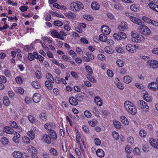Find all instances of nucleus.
Returning a JSON list of instances; mask_svg holds the SVG:
<instances>
[{"instance_id": "obj_1", "label": "nucleus", "mask_w": 158, "mask_h": 158, "mask_svg": "<svg viewBox=\"0 0 158 158\" xmlns=\"http://www.w3.org/2000/svg\"><path fill=\"white\" fill-rule=\"evenodd\" d=\"M124 106L126 110L130 114L132 115L135 114L137 112V109L134 104L131 102L126 101Z\"/></svg>"}, {"instance_id": "obj_2", "label": "nucleus", "mask_w": 158, "mask_h": 158, "mask_svg": "<svg viewBox=\"0 0 158 158\" xmlns=\"http://www.w3.org/2000/svg\"><path fill=\"white\" fill-rule=\"evenodd\" d=\"M137 107L139 109L147 112L149 110V106L143 100H139L137 102Z\"/></svg>"}, {"instance_id": "obj_3", "label": "nucleus", "mask_w": 158, "mask_h": 158, "mask_svg": "<svg viewBox=\"0 0 158 158\" xmlns=\"http://www.w3.org/2000/svg\"><path fill=\"white\" fill-rule=\"evenodd\" d=\"M70 7L72 10L74 11H79L80 9L83 8L84 5L80 2H73L70 5Z\"/></svg>"}, {"instance_id": "obj_4", "label": "nucleus", "mask_w": 158, "mask_h": 158, "mask_svg": "<svg viewBox=\"0 0 158 158\" xmlns=\"http://www.w3.org/2000/svg\"><path fill=\"white\" fill-rule=\"evenodd\" d=\"M138 29L141 34L145 35H148L150 34V29L148 27L143 25L139 26Z\"/></svg>"}, {"instance_id": "obj_5", "label": "nucleus", "mask_w": 158, "mask_h": 158, "mask_svg": "<svg viewBox=\"0 0 158 158\" xmlns=\"http://www.w3.org/2000/svg\"><path fill=\"white\" fill-rule=\"evenodd\" d=\"M113 36L115 39L119 40L127 38L126 34L122 32H118L117 33H114L113 34Z\"/></svg>"}, {"instance_id": "obj_6", "label": "nucleus", "mask_w": 158, "mask_h": 158, "mask_svg": "<svg viewBox=\"0 0 158 158\" xmlns=\"http://www.w3.org/2000/svg\"><path fill=\"white\" fill-rule=\"evenodd\" d=\"M147 64L149 65L150 67L155 69L158 67V61L156 60H151L148 61Z\"/></svg>"}, {"instance_id": "obj_7", "label": "nucleus", "mask_w": 158, "mask_h": 158, "mask_svg": "<svg viewBox=\"0 0 158 158\" xmlns=\"http://www.w3.org/2000/svg\"><path fill=\"white\" fill-rule=\"evenodd\" d=\"M127 51L131 53H134L136 51V45H134L133 46L131 44H128L126 47Z\"/></svg>"}, {"instance_id": "obj_8", "label": "nucleus", "mask_w": 158, "mask_h": 158, "mask_svg": "<svg viewBox=\"0 0 158 158\" xmlns=\"http://www.w3.org/2000/svg\"><path fill=\"white\" fill-rule=\"evenodd\" d=\"M130 19L133 23L138 24L139 26L143 25L142 23L143 22L141 20L134 17L131 16L130 17Z\"/></svg>"}, {"instance_id": "obj_9", "label": "nucleus", "mask_w": 158, "mask_h": 158, "mask_svg": "<svg viewBox=\"0 0 158 158\" xmlns=\"http://www.w3.org/2000/svg\"><path fill=\"white\" fill-rule=\"evenodd\" d=\"M101 32L103 34V35H107L110 32V28L107 26L105 27L104 26H102L101 27Z\"/></svg>"}, {"instance_id": "obj_10", "label": "nucleus", "mask_w": 158, "mask_h": 158, "mask_svg": "<svg viewBox=\"0 0 158 158\" xmlns=\"http://www.w3.org/2000/svg\"><path fill=\"white\" fill-rule=\"evenodd\" d=\"M127 28V24L125 22H122L118 27V28L119 30L122 31H125Z\"/></svg>"}, {"instance_id": "obj_11", "label": "nucleus", "mask_w": 158, "mask_h": 158, "mask_svg": "<svg viewBox=\"0 0 158 158\" xmlns=\"http://www.w3.org/2000/svg\"><path fill=\"white\" fill-rule=\"evenodd\" d=\"M55 126V124L53 123H47L44 125V128L49 131L52 130L51 129L54 128Z\"/></svg>"}, {"instance_id": "obj_12", "label": "nucleus", "mask_w": 158, "mask_h": 158, "mask_svg": "<svg viewBox=\"0 0 158 158\" xmlns=\"http://www.w3.org/2000/svg\"><path fill=\"white\" fill-rule=\"evenodd\" d=\"M149 142L152 147L156 148H158V143L156 142V140L155 139L151 138Z\"/></svg>"}, {"instance_id": "obj_13", "label": "nucleus", "mask_w": 158, "mask_h": 158, "mask_svg": "<svg viewBox=\"0 0 158 158\" xmlns=\"http://www.w3.org/2000/svg\"><path fill=\"white\" fill-rule=\"evenodd\" d=\"M40 96V94L37 93L35 94L33 97V101L36 103L39 102L41 100Z\"/></svg>"}, {"instance_id": "obj_14", "label": "nucleus", "mask_w": 158, "mask_h": 158, "mask_svg": "<svg viewBox=\"0 0 158 158\" xmlns=\"http://www.w3.org/2000/svg\"><path fill=\"white\" fill-rule=\"evenodd\" d=\"M42 139L46 143L49 144L51 143V138L50 137L46 134H44L42 136Z\"/></svg>"}, {"instance_id": "obj_15", "label": "nucleus", "mask_w": 158, "mask_h": 158, "mask_svg": "<svg viewBox=\"0 0 158 158\" xmlns=\"http://www.w3.org/2000/svg\"><path fill=\"white\" fill-rule=\"evenodd\" d=\"M69 101L70 104L72 105L76 106L77 105L78 102L77 100L73 97H71L69 98Z\"/></svg>"}, {"instance_id": "obj_16", "label": "nucleus", "mask_w": 158, "mask_h": 158, "mask_svg": "<svg viewBox=\"0 0 158 158\" xmlns=\"http://www.w3.org/2000/svg\"><path fill=\"white\" fill-rule=\"evenodd\" d=\"M94 101L97 105L99 106H101L102 104V102L101 98L98 96L95 97L94 98Z\"/></svg>"}, {"instance_id": "obj_17", "label": "nucleus", "mask_w": 158, "mask_h": 158, "mask_svg": "<svg viewBox=\"0 0 158 158\" xmlns=\"http://www.w3.org/2000/svg\"><path fill=\"white\" fill-rule=\"evenodd\" d=\"M27 149L28 151L31 152L32 153H37L36 149L31 145H29L27 147Z\"/></svg>"}, {"instance_id": "obj_18", "label": "nucleus", "mask_w": 158, "mask_h": 158, "mask_svg": "<svg viewBox=\"0 0 158 158\" xmlns=\"http://www.w3.org/2000/svg\"><path fill=\"white\" fill-rule=\"evenodd\" d=\"M31 85L33 87L36 89H39L41 87L40 83L36 81H33L31 83Z\"/></svg>"}, {"instance_id": "obj_19", "label": "nucleus", "mask_w": 158, "mask_h": 158, "mask_svg": "<svg viewBox=\"0 0 158 158\" xmlns=\"http://www.w3.org/2000/svg\"><path fill=\"white\" fill-rule=\"evenodd\" d=\"M149 7L153 10L158 12V5L155 4L150 3L148 5Z\"/></svg>"}, {"instance_id": "obj_20", "label": "nucleus", "mask_w": 158, "mask_h": 158, "mask_svg": "<svg viewBox=\"0 0 158 158\" xmlns=\"http://www.w3.org/2000/svg\"><path fill=\"white\" fill-rule=\"evenodd\" d=\"M52 83L50 81H46L45 82V86L49 89H52L53 88V85Z\"/></svg>"}, {"instance_id": "obj_21", "label": "nucleus", "mask_w": 158, "mask_h": 158, "mask_svg": "<svg viewBox=\"0 0 158 158\" xmlns=\"http://www.w3.org/2000/svg\"><path fill=\"white\" fill-rule=\"evenodd\" d=\"M121 122L124 125H127L129 124V122L127 118L124 116H122L120 117Z\"/></svg>"}, {"instance_id": "obj_22", "label": "nucleus", "mask_w": 158, "mask_h": 158, "mask_svg": "<svg viewBox=\"0 0 158 158\" xmlns=\"http://www.w3.org/2000/svg\"><path fill=\"white\" fill-rule=\"evenodd\" d=\"M92 8L95 10H98L99 8V5L96 2L92 3L91 4Z\"/></svg>"}, {"instance_id": "obj_23", "label": "nucleus", "mask_w": 158, "mask_h": 158, "mask_svg": "<svg viewBox=\"0 0 158 158\" xmlns=\"http://www.w3.org/2000/svg\"><path fill=\"white\" fill-rule=\"evenodd\" d=\"M97 155L100 157H103L104 156V152L101 149H98L96 152Z\"/></svg>"}, {"instance_id": "obj_24", "label": "nucleus", "mask_w": 158, "mask_h": 158, "mask_svg": "<svg viewBox=\"0 0 158 158\" xmlns=\"http://www.w3.org/2000/svg\"><path fill=\"white\" fill-rule=\"evenodd\" d=\"M113 125L116 129H119L121 128V124L118 121L114 120L113 121Z\"/></svg>"}, {"instance_id": "obj_25", "label": "nucleus", "mask_w": 158, "mask_h": 158, "mask_svg": "<svg viewBox=\"0 0 158 158\" xmlns=\"http://www.w3.org/2000/svg\"><path fill=\"white\" fill-rule=\"evenodd\" d=\"M3 102L4 104L6 106H8L10 104V102L7 97H4L3 98Z\"/></svg>"}, {"instance_id": "obj_26", "label": "nucleus", "mask_w": 158, "mask_h": 158, "mask_svg": "<svg viewBox=\"0 0 158 158\" xmlns=\"http://www.w3.org/2000/svg\"><path fill=\"white\" fill-rule=\"evenodd\" d=\"M50 135L52 139H55L57 138V135L55 131L53 130L49 131Z\"/></svg>"}, {"instance_id": "obj_27", "label": "nucleus", "mask_w": 158, "mask_h": 158, "mask_svg": "<svg viewBox=\"0 0 158 158\" xmlns=\"http://www.w3.org/2000/svg\"><path fill=\"white\" fill-rule=\"evenodd\" d=\"M13 155L15 158H20L22 156V154L18 151H15L13 152Z\"/></svg>"}, {"instance_id": "obj_28", "label": "nucleus", "mask_w": 158, "mask_h": 158, "mask_svg": "<svg viewBox=\"0 0 158 158\" xmlns=\"http://www.w3.org/2000/svg\"><path fill=\"white\" fill-rule=\"evenodd\" d=\"M46 77L48 79V81H50L52 83H54V80L52 76L51 73H48L46 75Z\"/></svg>"}, {"instance_id": "obj_29", "label": "nucleus", "mask_w": 158, "mask_h": 158, "mask_svg": "<svg viewBox=\"0 0 158 158\" xmlns=\"http://www.w3.org/2000/svg\"><path fill=\"white\" fill-rule=\"evenodd\" d=\"M4 130L8 134H12L13 132V129L9 127H6L4 128Z\"/></svg>"}, {"instance_id": "obj_30", "label": "nucleus", "mask_w": 158, "mask_h": 158, "mask_svg": "<svg viewBox=\"0 0 158 158\" xmlns=\"http://www.w3.org/2000/svg\"><path fill=\"white\" fill-rule=\"evenodd\" d=\"M123 81L125 83H129L131 81V78L129 76H125L123 78Z\"/></svg>"}, {"instance_id": "obj_31", "label": "nucleus", "mask_w": 158, "mask_h": 158, "mask_svg": "<svg viewBox=\"0 0 158 158\" xmlns=\"http://www.w3.org/2000/svg\"><path fill=\"white\" fill-rule=\"evenodd\" d=\"M99 39L102 41L105 42L107 40V37L106 35L102 34L100 35Z\"/></svg>"}, {"instance_id": "obj_32", "label": "nucleus", "mask_w": 158, "mask_h": 158, "mask_svg": "<svg viewBox=\"0 0 158 158\" xmlns=\"http://www.w3.org/2000/svg\"><path fill=\"white\" fill-rule=\"evenodd\" d=\"M40 118L42 120L46 121L47 119V116L44 113H41L39 115Z\"/></svg>"}, {"instance_id": "obj_33", "label": "nucleus", "mask_w": 158, "mask_h": 158, "mask_svg": "<svg viewBox=\"0 0 158 158\" xmlns=\"http://www.w3.org/2000/svg\"><path fill=\"white\" fill-rule=\"evenodd\" d=\"M105 51L107 53L111 54H112L113 52V50L109 46H106L105 48Z\"/></svg>"}, {"instance_id": "obj_34", "label": "nucleus", "mask_w": 158, "mask_h": 158, "mask_svg": "<svg viewBox=\"0 0 158 158\" xmlns=\"http://www.w3.org/2000/svg\"><path fill=\"white\" fill-rule=\"evenodd\" d=\"M144 94L143 95V96L144 99L148 102H151L152 101V100L149 97H148V93L146 92L145 93H144Z\"/></svg>"}, {"instance_id": "obj_35", "label": "nucleus", "mask_w": 158, "mask_h": 158, "mask_svg": "<svg viewBox=\"0 0 158 158\" xmlns=\"http://www.w3.org/2000/svg\"><path fill=\"white\" fill-rule=\"evenodd\" d=\"M69 19H73L76 17V15L73 13L71 12H69L66 15Z\"/></svg>"}, {"instance_id": "obj_36", "label": "nucleus", "mask_w": 158, "mask_h": 158, "mask_svg": "<svg viewBox=\"0 0 158 158\" xmlns=\"http://www.w3.org/2000/svg\"><path fill=\"white\" fill-rule=\"evenodd\" d=\"M86 71L90 74H92L93 73L92 69L91 67L89 65H87L85 67Z\"/></svg>"}, {"instance_id": "obj_37", "label": "nucleus", "mask_w": 158, "mask_h": 158, "mask_svg": "<svg viewBox=\"0 0 158 158\" xmlns=\"http://www.w3.org/2000/svg\"><path fill=\"white\" fill-rule=\"evenodd\" d=\"M28 119L29 120L31 123H34L35 122V117L32 115H29L28 116Z\"/></svg>"}, {"instance_id": "obj_38", "label": "nucleus", "mask_w": 158, "mask_h": 158, "mask_svg": "<svg viewBox=\"0 0 158 158\" xmlns=\"http://www.w3.org/2000/svg\"><path fill=\"white\" fill-rule=\"evenodd\" d=\"M28 134L31 139H33L35 138V134L34 131H30L28 132Z\"/></svg>"}, {"instance_id": "obj_39", "label": "nucleus", "mask_w": 158, "mask_h": 158, "mask_svg": "<svg viewBox=\"0 0 158 158\" xmlns=\"http://www.w3.org/2000/svg\"><path fill=\"white\" fill-rule=\"evenodd\" d=\"M117 65L120 67H122L124 65V62L121 60H118L116 62Z\"/></svg>"}, {"instance_id": "obj_40", "label": "nucleus", "mask_w": 158, "mask_h": 158, "mask_svg": "<svg viewBox=\"0 0 158 158\" xmlns=\"http://www.w3.org/2000/svg\"><path fill=\"white\" fill-rule=\"evenodd\" d=\"M54 24L55 26L60 27L63 25V23L60 21L57 20L54 21Z\"/></svg>"}, {"instance_id": "obj_41", "label": "nucleus", "mask_w": 158, "mask_h": 158, "mask_svg": "<svg viewBox=\"0 0 158 158\" xmlns=\"http://www.w3.org/2000/svg\"><path fill=\"white\" fill-rule=\"evenodd\" d=\"M130 9L134 11H137L139 10V8L135 4L131 5L130 6Z\"/></svg>"}, {"instance_id": "obj_42", "label": "nucleus", "mask_w": 158, "mask_h": 158, "mask_svg": "<svg viewBox=\"0 0 158 158\" xmlns=\"http://www.w3.org/2000/svg\"><path fill=\"white\" fill-rule=\"evenodd\" d=\"M142 19L144 22L148 23H150L152 20L149 18L145 16L143 17Z\"/></svg>"}, {"instance_id": "obj_43", "label": "nucleus", "mask_w": 158, "mask_h": 158, "mask_svg": "<svg viewBox=\"0 0 158 158\" xmlns=\"http://www.w3.org/2000/svg\"><path fill=\"white\" fill-rule=\"evenodd\" d=\"M84 18L89 21H91L93 20V17L89 15H83Z\"/></svg>"}, {"instance_id": "obj_44", "label": "nucleus", "mask_w": 158, "mask_h": 158, "mask_svg": "<svg viewBox=\"0 0 158 158\" xmlns=\"http://www.w3.org/2000/svg\"><path fill=\"white\" fill-rule=\"evenodd\" d=\"M52 35L55 37L57 38L59 35V33L56 30H53L51 32Z\"/></svg>"}, {"instance_id": "obj_45", "label": "nucleus", "mask_w": 158, "mask_h": 158, "mask_svg": "<svg viewBox=\"0 0 158 158\" xmlns=\"http://www.w3.org/2000/svg\"><path fill=\"white\" fill-rule=\"evenodd\" d=\"M131 36L134 38H137L139 34L136 31H133L131 33Z\"/></svg>"}, {"instance_id": "obj_46", "label": "nucleus", "mask_w": 158, "mask_h": 158, "mask_svg": "<svg viewBox=\"0 0 158 158\" xmlns=\"http://www.w3.org/2000/svg\"><path fill=\"white\" fill-rule=\"evenodd\" d=\"M2 142L3 144H7L8 143L9 141L8 139L6 137H3L2 139Z\"/></svg>"}, {"instance_id": "obj_47", "label": "nucleus", "mask_w": 158, "mask_h": 158, "mask_svg": "<svg viewBox=\"0 0 158 158\" xmlns=\"http://www.w3.org/2000/svg\"><path fill=\"white\" fill-rule=\"evenodd\" d=\"M90 75L91 74L87 76V78L91 81L95 82H96V80L93 76H91Z\"/></svg>"}, {"instance_id": "obj_48", "label": "nucleus", "mask_w": 158, "mask_h": 158, "mask_svg": "<svg viewBox=\"0 0 158 158\" xmlns=\"http://www.w3.org/2000/svg\"><path fill=\"white\" fill-rule=\"evenodd\" d=\"M139 134L141 137H145L147 133L144 130H141L140 131Z\"/></svg>"}, {"instance_id": "obj_49", "label": "nucleus", "mask_w": 158, "mask_h": 158, "mask_svg": "<svg viewBox=\"0 0 158 158\" xmlns=\"http://www.w3.org/2000/svg\"><path fill=\"white\" fill-rule=\"evenodd\" d=\"M84 115L87 118H90L91 116V114L90 112L88 110H86L84 112Z\"/></svg>"}, {"instance_id": "obj_50", "label": "nucleus", "mask_w": 158, "mask_h": 158, "mask_svg": "<svg viewBox=\"0 0 158 158\" xmlns=\"http://www.w3.org/2000/svg\"><path fill=\"white\" fill-rule=\"evenodd\" d=\"M10 126L12 127L13 128H17L19 127L17 126L16 123L14 121H11L10 123Z\"/></svg>"}, {"instance_id": "obj_51", "label": "nucleus", "mask_w": 158, "mask_h": 158, "mask_svg": "<svg viewBox=\"0 0 158 158\" xmlns=\"http://www.w3.org/2000/svg\"><path fill=\"white\" fill-rule=\"evenodd\" d=\"M112 135L113 137L116 140L118 139L119 137L118 133L116 131H114L112 133Z\"/></svg>"}, {"instance_id": "obj_52", "label": "nucleus", "mask_w": 158, "mask_h": 158, "mask_svg": "<svg viewBox=\"0 0 158 158\" xmlns=\"http://www.w3.org/2000/svg\"><path fill=\"white\" fill-rule=\"evenodd\" d=\"M98 57L99 59H100L103 61L105 60V56L102 54H99L98 55Z\"/></svg>"}, {"instance_id": "obj_53", "label": "nucleus", "mask_w": 158, "mask_h": 158, "mask_svg": "<svg viewBox=\"0 0 158 158\" xmlns=\"http://www.w3.org/2000/svg\"><path fill=\"white\" fill-rule=\"evenodd\" d=\"M106 42H107V44L109 45L110 46H113L114 45V41L111 39H107Z\"/></svg>"}, {"instance_id": "obj_54", "label": "nucleus", "mask_w": 158, "mask_h": 158, "mask_svg": "<svg viewBox=\"0 0 158 158\" xmlns=\"http://www.w3.org/2000/svg\"><path fill=\"white\" fill-rule=\"evenodd\" d=\"M52 15H53L55 16H56L57 17H60V18H64V17L63 15H62V14H61V15L58 14L56 12H52Z\"/></svg>"}, {"instance_id": "obj_55", "label": "nucleus", "mask_w": 158, "mask_h": 158, "mask_svg": "<svg viewBox=\"0 0 158 158\" xmlns=\"http://www.w3.org/2000/svg\"><path fill=\"white\" fill-rule=\"evenodd\" d=\"M86 55L89 58V60H93L94 59V56L91 53L87 52L86 53Z\"/></svg>"}, {"instance_id": "obj_56", "label": "nucleus", "mask_w": 158, "mask_h": 158, "mask_svg": "<svg viewBox=\"0 0 158 158\" xmlns=\"http://www.w3.org/2000/svg\"><path fill=\"white\" fill-rule=\"evenodd\" d=\"M127 141L129 143H130L131 144H133L134 142V140L133 138L131 136L127 138Z\"/></svg>"}, {"instance_id": "obj_57", "label": "nucleus", "mask_w": 158, "mask_h": 158, "mask_svg": "<svg viewBox=\"0 0 158 158\" xmlns=\"http://www.w3.org/2000/svg\"><path fill=\"white\" fill-rule=\"evenodd\" d=\"M75 98L77 101H82L83 100V98L81 95H80L79 94H77L75 95Z\"/></svg>"}, {"instance_id": "obj_58", "label": "nucleus", "mask_w": 158, "mask_h": 158, "mask_svg": "<svg viewBox=\"0 0 158 158\" xmlns=\"http://www.w3.org/2000/svg\"><path fill=\"white\" fill-rule=\"evenodd\" d=\"M15 80L16 82L19 84H21L22 83V79L20 77H16L15 78Z\"/></svg>"}, {"instance_id": "obj_59", "label": "nucleus", "mask_w": 158, "mask_h": 158, "mask_svg": "<svg viewBox=\"0 0 158 158\" xmlns=\"http://www.w3.org/2000/svg\"><path fill=\"white\" fill-rule=\"evenodd\" d=\"M6 78L4 76H0V81L3 83H5L6 82Z\"/></svg>"}, {"instance_id": "obj_60", "label": "nucleus", "mask_w": 158, "mask_h": 158, "mask_svg": "<svg viewBox=\"0 0 158 158\" xmlns=\"http://www.w3.org/2000/svg\"><path fill=\"white\" fill-rule=\"evenodd\" d=\"M28 8V7L27 6H21L19 8L20 10L22 12H24V11H27V10Z\"/></svg>"}, {"instance_id": "obj_61", "label": "nucleus", "mask_w": 158, "mask_h": 158, "mask_svg": "<svg viewBox=\"0 0 158 158\" xmlns=\"http://www.w3.org/2000/svg\"><path fill=\"white\" fill-rule=\"evenodd\" d=\"M50 151L52 154L55 156H57L58 154L54 148H51Z\"/></svg>"}, {"instance_id": "obj_62", "label": "nucleus", "mask_w": 158, "mask_h": 158, "mask_svg": "<svg viewBox=\"0 0 158 158\" xmlns=\"http://www.w3.org/2000/svg\"><path fill=\"white\" fill-rule=\"evenodd\" d=\"M125 150L126 152L129 153H131L132 151L130 146L128 145H127L126 146Z\"/></svg>"}, {"instance_id": "obj_63", "label": "nucleus", "mask_w": 158, "mask_h": 158, "mask_svg": "<svg viewBox=\"0 0 158 158\" xmlns=\"http://www.w3.org/2000/svg\"><path fill=\"white\" fill-rule=\"evenodd\" d=\"M107 16L108 17V18H109L110 19H114V15L111 13H109V12L107 13Z\"/></svg>"}, {"instance_id": "obj_64", "label": "nucleus", "mask_w": 158, "mask_h": 158, "mask_svg": "<svg viewBox=\"0 0 158 158\" xmlns=\"http://www.w3.org/2000/svg\"><path fill=\"white\" fill-rule=\"evenodd\" d=\"M62 58L67 61H69L70 60V57L65 55L62 56Z\"/></svg>"}]
</instances>
